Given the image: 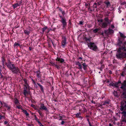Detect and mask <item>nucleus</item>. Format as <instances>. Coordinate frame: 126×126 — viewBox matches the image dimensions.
Wrapping results in <instances>:
<instances>
[{
	"instance_id": "f257e3e1",
	"label": "nucleus",
	"mask_w": 126,
	"mask_h": 126,
	"mask_svg": "<svg viewBox=\"0 0 126 126\" xmlns=\"http://www.w3.org/2000/svg\"><path fill=\"white\" fill-rule=\"evenodd\" d=\"M5 64L13 73L17 74L20 73L19 69L17 67H16L13 62L9 61L8 63H5Z\"/></svg>"
},
{
	"instance_id": "f03ea898",
	"label": "nucleus",
	"mask_w": 126,
	"mask_h": 126,
	"mask_svg": "<svg viewBox=\"0 0 126 126\" xmlns=\"http://www.w3.org/2000/svg\"><path fill=\"white\" fill-rule=\"evenodd\" d=\"M120 110L123 111L121 112L125 117H126V101H122L121 102Z\"/></svg>"
},
{
	"instance_id": "7ed1b4c3",
	"label": "nucleus",
	"mask_w": 126,
	"mask_h": 126,
	"mask_svg": "<svg viewBox=\"0 0 126 126\" xmlns=\"http://www.w3.org/2000/svg\"><path fill=\"white\" fill-rule=\"evenodd\" d=\"M88 47L89 48L92 50L96 51L98 49V48L96 46L94 43L90 42L87 44Z\"/></svg>"
},
{
	"instance_id": "20e7f679",
	"label": "nucleus",
	"mask_w": 126,
	"mask_h": 126,
	"mask_svg": "<svg viewBox=\"0 0 126 126\" xmlns=\"http://www.w3.org/2000/svg\"><path fill=\"white\" fill-rule=\"evenodd\" d=\"M30 93L29 88H28L26 89V88L24 87L23 94L25 96H26L27 94H30Z\"/></svg>"
},
{
	"instance_id": "39448f33",
	"label": "nucleus",
	"mask_w": 126,
	"mask_h": 126,
	"mask_svg": "<svg viewBox=\"0 0 126 126\" xmlns=\"http://www.w3.org/2000/svg\"><path fill=\"white\" fill-rule=\"evenodd\" d=\"M61 22L63 25V27H65L66 26L67 23L66 22V19L64 18H62V19L61 20Z\"/></svg>"
},
{
	"instance_id": "423d86ee",
	"label": "nucleus",
	"mask_w": 126,
	"mask_h": 126,
	"mask_svg": "<svg viewBox=\"0 0 126 126\" xmlns=\"http://www.w3.org/2000/svg\"><path fill=\"white\" fill-rule=\"evenodd\" d=\"M66 37L64 36L62 37V45L64 47L65 45L66 44Z\"/></svg>"
},
{
	"instance_id": "0eeeda50",
	"label": "nucleus",
	"mask_w": 126,
	"mask_h": 126,
	"mask_svg": "<svg viewBox=\"0 0 126 126\" xmlns=\"http://www.w3.org/2000/svg\"><path fill=\"white\" fill-rule=\"evenodd\" d=\"M39 109L40 110H47V108L44 106V104L42 103L41 104Z\"/></svg>"
},
{
	"instance_id": "6e6552de",
	"label": "nucleus",
	"mask_w": 126,
	"mask_h": 126,
	"mask_svg": "<svg viewBox=\"0 0 126 126\" xmlns=\"http://www.w3.org/2000/svg\"><path fill=\"white\" fill-rule=\"evenodd\" d=\"M126 87V81L125 80L124 81L123 83H122L121 86L120 88L122 89H124Z\"/></svg>"
},
{
	"instance_id": "1a4fd4ad",
	"label": "nucleus",
	"mask_w": 126,
	"mask_h": 126,
	"mask_svg": "<svg viewBox=\"0 0 126 126\" xmlns=\"http://www.w3.org/2000/svg\"><path fill=\"white\" fill-rule=\"evenodd\" d=\"M123 53H118L116 55L117 57L119 59L123 58Z\"/></svg>"
},
{
	"instance_id": "9d476101",
	"label": "nucleus",
	"mask_w": 126,
	"mask_h": 126,
	"mask_svg": "<svg viewBox=\"0 0 126 126\" xmlns=\"http://www.w3.org/2000/svg\"><path fill=\"white\" fill-rule=\"evenodd\" d=\"M118 83L116 82L115 83H112L110 84V85L114 87L118 88Z\"/></svg>"
},
{
	"instance_id": "9b49d317",
	"label": "nucleus",
	"mask_w": 126,
	"mask_h": 126,
	"mask_svg": "<svg viewBox=\"0 0 126 126\" xmlns=\"http://www.w3.org/2000/svg\"><path fill=\"white\" fill-rule=\"evenodd\" d=\"M108 23L106 22H103L102 24L101 27L102 28H105L106 27L108 26Z\"/></svg>"
},
{
	"instance_id": "f8f14e48",
	"label": "nucleus",
	"mask_w": 126,
	"mask_h": 126,
	"mask_svg": "<svg viewBox=\"0 0 126 126\" xmlns=\"http://www.w3.org/2000/svg\"><path fill=\"white\" fill-rule=\"evenodd\" d=\"M24 82H25L24 86H25V87L26 89H27L28 88H29V85L28 84L27 81L25 79H24Z\"/></svg>"
},
{
	"instance_id": "ddd939ff",
	"label": "nucleus",
	"mask_w": 126,
	"mask_h": 126,
	"mask_svg": "<svg viewBox=\"0 0 126 126\" xmlns=\"http://www.w3.org/2000/svg\"><path fill=\"white\" fill-rule=\"evenodd\" d=\"M56 60L57 61L60 62L61 63H63L64 61V60L62 58H59L58 57L57 58V59H56Z\"/></svg>"
},
{
	"instance_id": "4468645a",
	"label": "nucleus",
	"mask_w": 126,
	"mask_h": 126,
	"mask_svg": "<svg viewBox=\"0 0 126 126\" xmlns=\"http://www.w3.org/2000/svg\"><path fill=\"white\" fill-rule=\"evenodd\" d=\"M76 65H78L79 67V68L80 69H82V66L81 64L79 62H78L76 64Z\"/></svg>"
},
{
	"instance_id": "2eb2a0df",
	"label": "nucleus",
	"mask_w": 126,
	"mask_h": 126,
	"mask_svg": "<svg viewBox=\"0 0 126 126\" xmlns=\"http://www.w3.org/2000/svg\"><path fill=\"white\" fill-rule=\"evenodd\" d=\"M14 102L16 106L19 105L20 104L17 99L16 98L14 99Z\"/></svg>"
},
{
	"instance_id": "dca6fc26",
	"label": "nucleus",
	"mask_w": 126,
	"mask_h": 126,
	"mask_svg": "<svg viewBox=\"0 0 126 126\" xmlns=\"http://www.w3.org/2000/svg\"><path fill=\"white\" fill-rule=\"evenodd\" d=\"M104 3L106 4L107 7H108L109 6H110V2L108 1H105Z\"/></svg>"
},
{
	"instance_id": "f3484780",
	"label": "nucleus",
	"mask_w": 126,
	"mask_h": 126,
	"mask_svg": "<svg viewBox=\"0 0 126 126\" xmlns=\"http://www.w3.org/2000/svg\"><path fill=\"white\" fill-rule=\"evenodd\" d=\"M82 65L83 66V68L85 70H87V65L86 64V63H84L82 64Z\"/></svg>"
},
{
	"instance_id": "a211bd4d",
	"label": "nucleus",
	"mask_w": 126,
	"mask_h": 126,
	"mask_svg": "<svg viewBox=\"0 0 126 126\" xmlns=\"http://www.w3.org/2000/svg\"><path fill=\"white\" fill-rule=\"evenodd\" d=\"M37 84L38 85L39 87H40V89L41 91L42 92L44 93V90L43 87L41 85H40L39 83H37Z\"/></svg>"
},
{
	"instance_id": "6ab92c4d",
	"label": "nucleus",
	"mask_w": 126,
	"mask_h": 126,
	"mask_svg": "<svg viewBox=\"0 0 126 126\" xmlns=\"http://www.w3.org/2000/svg\"><path fill=\"white\" fill-rule=\"evenodd\" d=\"M21 109L22 110V112L24 113L26 116H28L29 115V114L28 113L26 110H23L22 108H21Z\"/></svg>"
},
{
	"instance_id": "aec40b11",
	"label": "nucleus",
	"mask_w": 126,
	"mask_h": 126,
	"mask_svg": "<svg viewBox=\"0 0 126 126\" xmlns=\"http://www.w3.org/2000/svg\"><path fill=\"white\" fill-rule=\"evenodd\" d=\"M119 33L120 34V37H121L124 38H125L126 37V36H125L123 33L120 32H119Z\"/></svg>"
},
{
	"instance_id": "412c9836",
	"label": "nucleus",
	"mask_w": 126,
	"mask_h": 126,
	"mask_svg": "<svg viewBox=\"0 0 126 126\" xmlns=\"http://www.w3.org/2000/svg\"><path fill=\"white\" fill-rule=\"evenodd\" d=\"M100 30L99 28H96L93 30V32L95 33H96L97 32Z\"/></svg>"
},
{
	"instance_id": "4be33fe9",
	"label": "nucleus",
	"mask_w": 126,
	"mask_h": 126,
	"mask_svg": "<svg viewBox=\"0 0 126 126\" xmlns=\"http://www.w3.org/2000/svg\"><path fill=\"white\" fill-rule=\"evenodd\" d=\"M108 31H109V33H112L114 32L113 30L110 29V28L108 29Z\"/></svg>"
},
{
	"instance_id": "5701e85b",
	"label": "nucleus",
	"mask_w": 126,
	"mask_h": 126,
	"mask_svg": "<svg viewBox=\"0 0 126 126\" xmlns=\"http://www.w3.org/2000/svg\"><path fill=\"white\" fill-rule=\"evenodd\" d=\"M110 101L109 100H106L104 101L103 103V104H102V105H105L106 104H109L110 102Z\"/></svg>"
},
{
	"instance_id": "b1692460",
	"label": "nucleus",
	"mask_w": 126,
	"mask_h": 126,
	"mask_svg": "<svg viewBox=\"0 0 126 126\" xmlns=\"http://www.w3.org/2000/svg\"><path fill=\"white\" fill-rule=\"evenodd\" d=\"M19 4L18 3H16L15 4H14L13 5V7L14 9H15V8L17 6H19Z\"/></svg>"
},
{
	"instance_id": "393cba45",
	"label": "nucleus",
	"mask_w": 126,
	"mask_h": 126,
	"mask_svg": "<svg viewBox=\"0 0 126 126\" xmlns=\"http://www.w3.org/2000/svg\"><path fill=\"white\" fill-rule=\"evenodd\" d=\"M60 63L58 62V63H57V64L56 65H55V67H56V68L58 69H59L60 68V65L59 64Z\"/></svg>"
},
{
	"instance_id": "a878e982",
	"label": "nucleus",
	"mask_w": 126,
	"mask_h": 126,
	"mask_svg": "<svg viewBox=\"0 0 126 126\" xmlns=\"http://www.w3.org/2000/svg\"><path fill=\"white\" fill-rule=\"evenodd\" d=\"M24 32L27 35H28L30 33V32L29 31H28L26 30H24Z\"/></svg>"
},
{
	"instance_id": "bb28decb",
	"label": "nucleus",
	"mask_w": 126,
	"mask_h": 126,
	"mask_svg": "<svg viewBox=\"0 0 126 126\" xmlns=\"http://www.w3.org/2000/svg\"><path fill=\"white\" fill-rule=\"evenodd\" d=\"M47 28V26L43 28L42 29V33H43L46 30V29Z\"/></svg>"
},
{
	"instance_id": "cd10ccee",
	"label": "nucleus",
	"mask_w": 126,
	"mask_h": 126,
	"mask_svg": "<svg viewBox=\"0 0 126 126\" xmlns=\"http://www.w3.org/2000/svg\"><path fill=\"white\" fill-rule=\"evenodd\" d=\"M122 50V47H120L118 48L117 50V52L118 53H120L121 52V50Z\"/></svg>"
},
{
	"instance_id": "c85d7f7f",
	"label": "nucleus",
	"mask_w": 126,
	"mask_h": 126,
	"mask_svg": "<svg viewBox=\"0 0 126 126\" xmlns=\"http://www.w3.org/2000/svg\"><path fill=\"white\" fill-rule=\"evenodd\" d=\"M5 61V60L4 58H2V64L3 66L4 65V63Z\"/></svg>"
},
{
	"instance_id": "c756f323",
	"label": "nucleus",
	"mask_w": 126,
	"mask_h": 126,
	"mask_svg": "<svg viewBox=\"0 0 126 126\" xmlns=\"http://www.w3.org/2000/svg\"><path fill=\"white\" fill-rule=\"evenodd\" d=\"M22 0H21L20 1H18L17 2V3H18V4H19V5L20 6L21 4L22 3Z\"/></svg>"
},
{
	"instance_id": "7c9ffc66",
	"label": "nucleus",
	"mask_w": 126,
	"mask_h": 126,
	"mask_svg": "<svg viewBox=\"0 0 126 126\" xmlns=\"http://www.w3.org/2000/svg\"><path fill=\"white\" fill-rule=\"evenodd\" d=\"M97 3H95L93 5V7L94 8H96L97 7Z\"/></svg>"
},
{
	"instance_id": "2f4dec72",
	"label": "nucleus",
	"mask_w": 126,
	"mask_h": 126,
	"mask_svg": "<svg viewBox=\"0 0 126 126\" xmlns=\"http://www.w3.org/2000/svg\"><path fill=\"white\" fill-rule=\"evenodd\" d=\"M122 43V41H121L120 39H118V44L119 45H120Z\"/></svg>"
},
{
	"instance_id": "473e14b6",
	"label": "nucleus",
	"mask_w": 126,
	"mask_h": 126,
	"mask_svg": "<svg viewBox=\"0 0 126 126\" xmlns=\"http://www.w3.org/2000/svg\"><path fill=\"white\" fill-rule=\"evenodd\" d=\"M104 33L107 34H109V31L107 30H105L104 31Z\"/></svg>"
},
{
	"instance_id": "72a5a7b5",
	"label": "nucleus",
	"mask_w": 126,
	"mask_h": 126,
	"mask_svg": "<svg viewBox=\"0 0 126 126\" xmlns=\"http://www.w3.org/2000/svg\"><path fill=\"white\" fill-rule=\"evenodd\" d=\"M40 72L39 71H37V76L38 77H39L40 76Z\"/></svg>"
},
{
	"instance_id": "f704fd0d",
	"label": "nucleus",
	"mask_w": 126,
	"mask_h": 126,
	"mask_svg": "<svg viewBox=\"0 0 126 126\" xmlns=\"http://www.w3.org/2000/svg\"><path fill=\"white\" fill-rule=\"evenodd\" d=\"M14 46L15 47L17 46H20V45L19 44L16 42L14 44Z\"/></svg>"
},
{
	"instance_id": "c9c22d12",
	"label": "nucleus",
	"mask_w": 126,
	"mask_h": 126,
	"mask_svg": "<svg viewBox=\"0 0 126 126\" xmlns=\"http://www.w3.org/2000/svg\"><path fill=\"white\" fill-rule=\"evenodd\" d=\"M85 39L86 41H88L89 42H90V39L89 38H85Z\"/></svg>"
},
{
	"instance_id": "e433bc0d",
	"label": "nucleus",
	"mask_w": 126,
	"mask_h": 126,
	"mask_svg": "<svg viewBox=\"0 0 126 126\" xmlns=\"http://www.w3.org/2000/svg\"><path fill=\"white\" fill-rule=\"evenodd\" d=\"M122 47V50H123L125 51H126V47Z\"/></svg>"
},
{
	"instance_id": "4c0bfd02",
	"label": "nucleus",
	"mask_w": 126,
	"mask_h": 126,
	"mask_svg": "<svg viewBox=\"0 0 126 126\" xmlns=\"http://www.w3.org/2000/svg\"><path fill=\"white\" fill-rule=\"evenodd\" d=\"M81 113L80 112L77 113L76 115V116L77 117H79V116L80 115Z\"/></svg>"
},
{
	"instance_id": "58836bf2",
	"label": "nucleus",
	"mask_w": 126,
	"mask_h": 126,
	"mask_svg": "<svg viewBox=\"0 0 126 126\" xmlns=\"http://www.w3.org/2000/svg\"><path fill=\"white\" fill-rule=\"evenodd\" d=\"M105 21L108 23L109 21V19L108 18H105Z\"/></svg>"
},
{
	"instance_id": "ea45409f",
	"label": "nucleus",
	"mask_w": 126,
	"mask_h": 126,
	"mask_svg": "<svg viewBox=\"0 0 126 126\" xmlns=\"http://www.w3.org/2000/svg\"><path fill=\"white\" fill-rule=\"evenodd\" d=\"M123 58H125L126 57V53H123Z\"/></svg>"
},
{
	"instance_id": "a19ab883",
	"label": "nucleus",
	"mask_w": 126,
	"mask_h": 126,
	"mask_svg": "<svg viewBox=\"0 0 126 126\" xmlns=\"http://www.w3.org/2000/svg\"><path fill=\"white\" fill-rule=\"evenodd\" d=\"M51 42L53 46L54 47H55L56 45L54 44L52 40H51Z\"/></svg>"
},
{
	"instance_id": "79ce46f5",
	"label": "nucleus",
	"mask_w": 126,
	"mask_h": 126,
	"mask_svg": "<svg viewBox=\"0 0 126 126\" xmlns=\"http://www.w3.org/2000/svg\"><path fill=\"white\" fill-rule=\"evenodd\" d=\"M38 113H39V114H40V115L41 116H42V115H43V114H42L40 112V110H38Z\"/></svg>"
},
{
	"instance_id": "37998d69",
	"label": "nucleus",
	"mask_w": 126,
	"mask_h": 126,
	"mask_svg": "<svg viewBox=\"0 0 126 126\" xmlns=\"http://www.w3.org/2000/svg\"><path fill=\"white\" fill-rule=\"evenodd\" d=\"M4 106L6 108L7 107V106H8L5 103H4Z\"/></svg>"
},
{
	"instance_id": "c03bdc74",
	"label": "nucleus",
	"mask_w": 126,
	"mask_h": 126,
	"mask_svg": "<svg viewBox=\"0 0 126 126\" xmlns=\"http://www.w3.org/2000/svg\"><path fill=\"white\" fill-rule=\"evenodd\" d=\"M18 105H17V106H16V108H18V109H21V108H21V107L20 106H18Z\"/></svg>"
},
{
	"instance_id": "a18cd8bd",
	"label": "nucleus",
	"mask_w": 126,
	"mask_h": 126,
	"mask_svg": "<svg viewBox=\"0 0 126 126\" xmlns=\"http://www.w3.org/2000/svg\"><path fill=\"white\" fill-rule=\"evenodd\" d=\"M113 94H114V95L115 96H117V92H115L114 93H113Z\"/></svg>"
},
{
	"instance_id": "49530a36",
	"label": "nucleus",
	"mask_w": 126,
	"mask_h": 126,
	"mask_svg": "<svg viewBox=\"0 0 126 126\" xmlns=\"http://www.w3.org/2000/svg\"><path fill=\"white\" fill-rule=\"evenodd\" d=\"M59 117L60 118L59 120H63L62 117V116H59Z\"/></svg>"
},
{
	"instance_id": "de8ad7c7",
	"label": "nucleus",
	"mask_w": 126,
	"mask_h": 126,
	"mask_svg": "<svg viewBox=\"0 0 126 126\" xmlns=\"http://www.w3.org/2000/svg\"><path fill=\"white\" fill-rule=\"evenodd\" d=\"M83 23V22L82 21H80L79 22V24L80 25H82Z\"/></svg>"
},
{
	"instance_id": "09e8293b",
	"label": "nucleus",
	"mask_w": 126,
	"mask_h": 126,
	"mask_svg": "<svg viewBox=\"0 0 126 126\" xmlns=\"http://www.w3.org/2000/svg\"><path fill=\"white\" fill-rule=\"evenodd\" d=\"M111 27L112 29H113L115 28L114 25H111Z\"/></svg>"
},
{
	"instance_id": "8fccbe9b",
	"label": "nucleus",
	"mask_w": 126,
	"mask_h": 126,
	"mask_svg": "<svg viewBox=\"0 0 126 126\" xmlns=\"http://www.w3.org/2000/svg\"><path fill=\"white\" fill-rule=\"evenodd\" d=\"M122 121L123 122H126V120L124 118H123L122 119Z\"/></svg>"
},
{
	"instance_id": "3c124183",
	"label": "nucleus",
	"mask_w": 126,
	"mask_h": 126,
	"mask_svg": "<svg viewBox=\"0 0 126 126\" xmlns=\"http://www.w3.org/2000/svg\"><path fill=\"white\" fill-rule=\"evenodd\" d=\"M88 11H90V12H92V10L90 9V7L88 9Z\"/></svg>"
},
{
	"instance_id": "603ef678",
	"label": "nucleus",
	"mask_w": 126,
	"mask_h": 126,
	"mask_svg": "<svg viewBox=\"0 0 126 126\" xmlns=\"http://www.w3.org/2000/svg\"><path fill=\"white\" fill-rule=\"evenodd\" d=\"M7 108V110H10V106H8L7 107H6Z\"/></svg>"
},
{
	"instance_id": "864d4df0",
	"label": "nucleus",
	"mask_w": 126,
	"mask_h": 126,
	"mask_svg": "<svg viewBox=\"0 0 126 126\" xmlns=\"http://www.w3.org/2000/svg\"><path fill=\"white\" fill-rule=\"evenodd\" d=\"M38 123L39 124H40V126H44V125H42L41 123L40 122V121H38Z\"/></svg>"
},
{
	"instance_id": "5fc2aeb1",
	"label": "nucleus",
	"mask_w": 126,
	"mask_h": 126,
	"mask_svg": "<svg viewBox=\"0 0 126 126\" xmlns=\"http://www.w3.org/2000/svg\"><path fill=\"white\" fill-rule=\"evenodd\" d=\"M64 122L63 121H62V122L61 123V125H63L64 124Z\"/></svg>"
},
{
	"instance_id": "6e6d98bb",
	"label": "nucleus",
	"mask_w": 126,
	"mask_h": 126,
	"mask_svg": "<svg viewBox=\"0 0 126 126\" xmlns=\"http://www.w3.org/2000/svg\"><path fill=\"white\" fill-rule=\"evenodd\" d=\"M52 64L53 66H55V65H56L57 64H55L54 63H52Z\"/></svg>"
},
{
	"instance_id": "4d7b16f0",
	"label": "nucleus",
	"mask_w": 126,
	"mask_h": 126,
	"mask_svg": "<svg viewBox=\"0 0 126 126\" xmlns=\"http://www.w3.org/2000/svg\"><path fill=\"white\" fill-rule=\"evenodd\" d=\"M104 66L103 65H102L101 66V68H102V69H103L104 68Z\"/></svg>"
},
{
	"instance_id": "13d9d810",
	"label": "nucleus",
	"mask_w": 126,
	"mask_h": 126,
	"mask_svg": "<svg viewBox=\"0 0 126 126\" xmlns=\"http://www.w3.org/2000/svg\"><path fill=\"white\" fill-rule=\"evenodd\" d=\"M91 102H92V103H93V104H95V101H93V100H92V101H91Z\"/></svg>"
},
{
	"instance_id": "bf43d9fd",
	"label": "nucleus",
	"mask_w": 126,
	"mask_h": 126,
	"mask_svg": "<svg viewBox=\"0 0 126 126\" xmlns=\"http://www.w3.org/2000/svg\"><path fill=\"white\" fill-rule=\"evenodd\" d=\"M109 73H110V74H112V72L110 70H109Z\"/></svg>"
},
{
	"instance_id": "052dcab7",
	"label": "nucleus",
	"mask_w": 126,
	"mask_h": 126,
	"mask_svg": "<svg viewBox=\"0 0 126 126\" xmlns=\"http://www.w3.org/2000/svg\"><path fill=\"white\" fill-rule=\"evenodd\" d=\"M98 22H103V20L102 19V20H98Z\"/></svg>"
},
{
	"instance_id": "680f3d73",
	"label": "nucleus",
	"mask_w": 126,
	"mask_h": 126,
	"mask_svg": "<svg viewBox=\"0 0 126 126\" xmlns=\"http://www.w3.org/2000/svg\"><path fill=\"white\" fill-rule=\"evenodd\" d=\"M116 83H118V84L119 83H121V81H119L118 82H116Z\"/></svg>"
},
{
	"instance_id": "e2e57ef3",
	"label": "nucleus",
	"mask_w": 126,
	"mask_h": 126,
	"mask_svg": "<svg viewBox=\"0 0 126 126\" xmlns=\"http://www.w3.org/2000/svg\"><path fill=\"white\" fill-rule=\"evenodd\" d=\"M112 20H109L108 22V23H110L111 21Z\"/></svg>"
},
{
	"instance_id": "0e129e2a",
	"label": "nucleus",
	"mask_w": 126,
	"mask_h": 126,
	"mask_svg": "<svg viewBox=\"0 0 126 126\" xmlns=\"http://www.w3.org/2000/svg\"><path fill=\"white\" fill-rule=\"evenodd\" d=\"M59 15L60 18L61 19H62V18H63L61 15L60 16L59 14Z\"/></svg>"
},
{
	"instance_id": "69168bd1",
	"label": "nucleus",
	"mask_w": 126,
	"mask_h": 126,
	"mask_svg": "<svg viewBox=\"0 0 126 126\" xmlns=\"http://www.w3.org/2000/svg\"><path fill=\"white\" fill-rule=\"evenodd\" d=\"M62 14H63V15H64L65 14V12H64V11H63V12H62Z\"/></svg>"
},
{
	"instance_id": "338daca9",
	"label": "nucleus",
	"mask_w": 126,
	"mask_h": 126,
	"mask_svg": "<svg viewBox=\"0 0 126 126\" xmlns=\"http://www.w3.org/2000/svg\"><path fill=\"white\" fill-rule=\"evenodd\" d=\"M100 5V3L99 2H98L97 3V6H98Z\"/></svg>"
},
{
	"instance_id": "774afa93",
	"label": "nucleus",
	"mask_w": 126,
	"mask_h": 126,
	"mask_svg": "<svg viewBox=\"0 0 126 126\" xmlns=\"http://www.w3.org/2000/svg\"><path fill=\"white\" fill-rule=\"evenodd\" d=\"M34 86L35 87H36V88H37L38 87L37 85L36 84H34Z\"/></svg>"
}]
</instances>
